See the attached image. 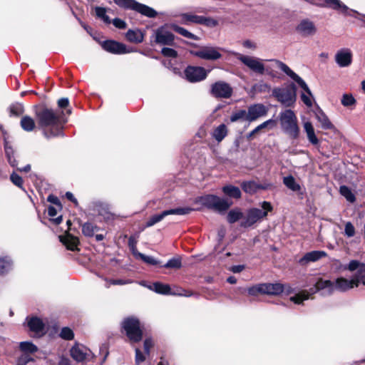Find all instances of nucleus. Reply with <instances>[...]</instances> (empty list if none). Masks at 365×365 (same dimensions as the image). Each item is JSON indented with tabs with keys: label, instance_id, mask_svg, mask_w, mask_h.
I'll return each instance as SVG.
<instances>
[{
	"label": "nucleus",
	"instance_id": "1",
	"mask_svg": "<svg viewBox=\"0 0 365 365\" xmlns=\"http://www.w3.org/2000/svg\"><path fill=\"white\" fill-rule=\"evenodd\" d=\"M35 118L39 129L46 138L62 136L66 120L63 118V112L55 110L45 103L34 107Z\"/></svg>",
	"mask_w": 365,
	"mask_h": 365
},
{
	"label": "nucleus",
	"instance_id": "2",
	"mask_svg": "<svg viewBox=\"0 0 365 365\" xmlns=\"http://www.w3.org/2000/svg\"><path fill=\"white\" fill-rule=\"evenodd\" d=\"M120 331L125 335L131 344H137L143 338V330L138 318L130 316L123 319L120 323Z\"/></svg>",
	"mask_w": 365,
	"mask_h": 365
},
{
	"label": "nucleus",
	"instance_id": "3",
	"mask_svg": "<svg viewBox=\"0 0 365 365\" xmlns=\"http://www.w3.org/2000/svg\"><path fill=\"white\" fill-rule=\"evenodd\" d=\"M196 202L200 203L208 210L219 213H224L232 205L233 202L228 199L221 198L212 194L204 195L196 198Z\"/></svg>",
	"mask_w": 365,
	"mask_h": 365
},
{
	"label": "nucleus",
	"instance_id": "4",
	"mask_svg": "<svg viewBox=\"0 0 365 365\" xmlns=\"http://www.w3.org/2000/svg\"><path fill=\"white\" fill-rule=\"evenodd\" d=\"M280 122L283 130L289 135L292 139H297L299 135V128L297 124V118L292 110H286L280 113Z\"/></svg>",
	"mask_w": 365,
	"mask_h": 365
},
{
	"label": "nucleus",
	"instance_id": "5",
	"mask_svg": "<svg viewBox=\"0 0 365 365\" xmlns=\"http://www.w3.org/2000/svg\"><path fill=\"white\" fill-rule=\"evenodd\" d=\"M261 207L262 210L259 208H251L248 210L245 218L241 222V227H249L252 226L258 220L266 217L268 212L273 210V206L267 201H263Z\"/></svg>",
	"mask_w": 365,
	"mask_h": 365
},
{
	"label": "nucleus",
	"instance_id": "6",
	"mask_svg": "<svg viewBox=\"0 0 365 365\" xmlns=\"http://www.w3.org/2000/svg\"><path fill=\"white\" fill-rule=\"evenodd\" d=\"M272 95L285 107H292L297 100V86L294 83H290L284 88H274Z\"/></svg>",
	"mask_w": 365,
	"mask_h": 365
},
{
	"label": "nucleus",
	"instance_id": "7",
	"mask_svg": "<svg viewBox=\"0 0 365 365\" xmlns=\"http://www.w3.org/2000/svg\"><path fill=\"white\" fill-rule=\"evenodd\" d=\"M113 1L121 9L136 11L148 18H155L158 16L154 9L135 0H113Z\"/></svg>",
	"mask_w": 365,
	"mask_h": 365
},
{
	"label": "nucleus",
	"instance_id": "8",
	"mask_svg": "<svg viewBox=\"0 0 365 365\" xmlns=\"http://www.w3.org/2000/svg\"><path fill=\"white\" fill-rule=\"evenodd\" d=\"M210 93L215 98H230L233 94V88L228 83L218 81L211 85Z\"/></svg>",
	"mask_w": 365,
	"mask_h": 365
},
{
	"label": "nucleus",
	"instance_id": "9",
	"mask_svg": "<svg viewBox=\"0 0 365 365\" xmlns=\"http://www.w3.org/2000/svg\"><path fill=\"white\" fill-rule=\"evenodd\" d=\"M192 211L190 207H177L163 211L160 214L152 215L146 222L147 227L153 226L155 224L160 222L165 217L170 215H188Z\"/></svg>",
	"mask_w": 365,
	"mask_h": 365
},
{
	"label": "nucleus",
	"instance_id": "10",
	"mask_svg": "<svg viewBox=\"0 0 365 365\" xmlns=\"http://www.w3.org/2000/svg\"><path fill=\"white\" fill-rule=\"evenodd\" d=\"M276 66L281 69L289 77L294 80L309 96H312V92L305 81L296 73H294L287 64L277 59L270 60Z\"/></svg>",
	"mask_w": 365,
	"mask_h": 365
},
{
	"label": "nucleus",
	"instance_id": "11",
	"mask_svg": "<svg viewBox=\"0 0 365 365\" xmlns=\"http://www.w3.org/2000/svg\"><path fill=\"white\" fill-rule=\"evenodd\" d=\"M276 66L281 69L289 77L294 80L309 96H312V92L305 81L296 73H294L287 64L277 59L270 60Z\"/></svg>",
	"mask_w": 365,
	"mask_h": 365
},
{
	"label": "nucleus",
	"instance_id": "12",
	"mask_svg": "<svg viewBox=\"0 0 365 365\" xmlns=\"http://www.w3.org/2000/svg\"><path fill=\"white\" fill-rule=\"evenodd\" d=\"M208 72L203 67L195 66H187L184 70L185 78L190 83H197L205 80Z\"/></svg>",
	"mask_w": 365,
	"mask_h": 365
},
{
	"label": "nucleus",
	"instance_id": "13",
	"mask_svg": "<svg viewBox=\"0 0 365 365\" xmlns=\"http://www.w3.org/2000/svg\"><path fill=\"white\" fill-rule=\"evenodd\" d=\"M175 35L166 29V26H162L155 31V40L156 44L174 46Z\"/></svg>",
	"mask_w": 365,
	"mask_h": 365
},
{
	"label": "nucleus",
	"instance_id": "14",
	"mask_svg": "<svg viewBox=\"0 0 365 365\" xmlns=\"http://www.w3.org/2000/svg\"><path fill=\"white\" fill-rule=\"evenodd\" d=\"M220 48L212 46H203L198 51L190 50L191 55L208 61H215L221 58L222 54L219 52Z\"/></svg>",
	"mask_w": 365,
	"mask_h": 365
},
{
	"label": "nucleus",
	"instance_id": "15",
	"mask_svg": "<svg viewBox=\"0 0 365 365\" xmlns=\"http://www.w3.org/2000/svg\"><path fill=\"white\" fill-rule=\"evenodd\" d=\"M237 59L247 66L250 70L259 74H264V66L259 58L245 56L240 53H237Z\"/></svg>",
	"mask_w": 365,
	"mask_h": 365
},
{
	"label": "nucleus",
	"instance_id": "16",
	"mask_svg": "<svg viewBox=\"0 0 365 365\" xmlns=\"http://www.w3.org/2000/svg\"><path fill=\"white\" fill-rule=\"evenodd\" d=\"M268 109L262 103H255L247 108L246 120L252 122L267 114Z\"/></svg>",
	"mask_w": 365,
	"mask_h": 365
},
{
	"label": "nucleus",
	"instance_id": "17",
	"mask_svg": "<svg viewBox=\"0 0 365 365\" xmlns=\"http://www.w3.org/2000/svg\"><path fill=\"white\" fill-rule=\"evenodd\" d=\"M344 269H348L351 272L356 271L353 277L361 281L363 284H365V264L360 262L358 260L353 259L344 267Z\"/></svg>",
	"mask_w": 365,
	"mask_h": 365
},
{
	"label": "nucleus",
	"instance_id": "18",
	"mask_svg": "<svg viewBox=\"0 0 365 365\" xmlns=\"http://www.w3.org/2000/svg\"><path fill=\"white\" fill-rule=\"evenodd\" d=\"M102 48L113 54H123L128 52L126 46L115 40H106L101 43Z\"/></svg>",
	"mask_w": 365,
	"mask_h": 365
},
{
	"label": "nucleus",
	"instance_id": "19",
	"mask_svg": "<svg viewBox=\"0 0 365 365\" xmlns=\"http://www.w3.org/2000/svg\"><path fill=\"white\" fill-rule=\"evenodd\" d=\"M360 283H361V282L354 277H352L351 279H347L344 277H339L335 281L334 289H337L340 292H346L354 287H359Z\"/></svg>",
	"mask_w": 365,
	"mask_h": 365
},
{
	"label": "nucleus",
	"instance_id": "20",
	"mask_svg": "<svg viewBox=\"0 0 365 365\" xmlns=\"http://www.w3.org/2000/svg\"><path fill=\"white\" fill-rule=\"evenodd\" d=\"M59 240L67 250L73 252L80 250L78 248L80 245L78 237L71 235L68 231H66L63 235H60Z\"/></svg>",
	"mask_w": 365,
	"mask_h": 365
},
{
	"label": "nucleus",
	"instance_id": "21",
	"mask_svg": "<svg viewBox=\"0 0 365 365\" xmlns=\"http://www.w3.org/2000/svg\"><path fill=\"white\" fill-rule=\"evenodd\" d=\"M335 61L340 67L349 66L352 62V53L349 48H342L335 55Z\"/></svg>",
	"mask_w": 365,
	"mask_h": 365
},
{
	"label": "nucleus",
	"instance_id": "22",
	"mask_svg": "<svg viewBox=\"0 0 365 365\" xmlns=\"http://www.w3.org/2000/svg\"><path fill=\"white\" fill-rule=\"evenodd\" d=\"M327 254L324 251L314 250L307 252L299 260V263L302 265H307L309 262H314L320 259L327 257Z\"/></svg>",
	"mask_w": 365,
	"mask_h": 365
},
{
	"label": "nucleus",
	"instance_id": "23",
	"mask_svg": "<svg viewBox=\"0 0 365 365\" xmlns=\"http://www.w3.org/2000/svg\"><path fill=\"white\" fill-rule=\"evenodd\" d=\"M296 30L304 36H312L316 33V27L313 22L305 19L302 20L297 26Z\"/></svg>",
	"mask_w": 365,
	"mask_h": 365
},
{
	"label": "nucleus",
	"instance_id": "24",
	"mask_svg": "<svg viewBox=\"0 0 365 365\" xmlns=\"http://www.w3.org/2000/svg\"><path fill=\"white\" fill-rule=\"evenodd\" d=\"M264 294L277 296L284 292V285L281 283H264Z\"/></svg>",
	"mask_w": 365,
	"mask_h": 365
},
{
	"label": "nucleus",
	"instance_id": "25",
	"mask_svg": "<svg viewBox=\"0 0 365 365\" xmlns=\"http://www.w3.org/2000/svg\"><path fill=\"white\" fill-rule=\"evenodd\" d=\"M125 38L130 43H140L144 40V34L140 29H129L125 34Z\"/></svg>",
	"mask_w": 365,
	"mask_h": 365
},
{
	"label": "nucleus",
	"instance_id": "26",
	"mask_svg": "<svg viewBox=\"0 0 365 365\" xmlns=\"http://www.w3.org/2000/svg\"><path fill=\"white\" fill-rule=\"evenodd\" d=\"M28 327L31 331L40 333L44 330L45 324L40 318L32 317L28 321Z\"/></svg>",
	"mask_w": 365,
	"mask_h": 365
},
{
	"label": "nucleus",
	"instance_id": "27",
	"mask_svg": "<svg viewBox=\"0 0 365 365\" xmlns=\"http://www.w3.org/2000/svg\"><path fill=\"white\" fill-rule=\"evenodd\" d=\"M222 192L227 197L234 199H240L242 197V192L238 187L232 185H226L222 187Z\"/></svg>",
	"mask_w": 365,
	"mask_h": 365
},
{
	"label": "nucleus",
	"instance_id": "28",
	"mask_svg": "<svg viewBox=\"0 0 365 365\" xmlns=\"http://www.w3.org/2000/svg\"><path fill=\"white\" fill-rule=\"evenodd\" d=\"M316 118L318 121L321 123V126L324 130H331L334 128V125L331 123L328 116L325 114V113L319 109L316 113Z\"/></svg>",
	"mask_w": 365,
	"mask_h": 365
},
{
	"label": "nucleus",
	"instance_id": "29",
	"mask_svg": "<svg viewBox=\"0 0 365 365\" xmlns=\"http://www.w3.org/2000/svg\"><path fill=\"white\" fill-rule=\"evenodd\" d=\"M314 287L317 291L327 289L329 294H331L334 291V282L329 279H323L322 278H319L317 280Z\"/></svg>",
	"mask_w": 365,
	"mask_h": 365
},
{
	"label": "nucleus",
	"instance_id": "30",
	"mask_svg": "<svg viewBox=\"0 0 365 365\" xmlns=\"http://www.w3.org/2000/svg\"><path fill=\"white\" fill-rule=\"evenodd\" d=\"M304 128L307 133V138L310 143L314 145H317L319 144V140L318 138L315 135L314 127L311 122L307 121L304 123Z\"/></svg>",
	"mask_w": 365,
	"mask_h": 365
},
{
	"label": "nucleus",
	"instance_id": "31",
	"mask_svg": "<svg viewBox=\"0 0 365 365\" xmlns=\"http://www.w3.org/2000/svg\"><path fill=\"white\" fill-rule=\"evenodd\" d=\"M227 134L228 129L226 125L222 123L213 130L212 135L217 143H220L227 135Z\"/></svg>",
	"mask_w": 365,
	"mask_h": 365
},
{
	"label": "nucleus",
	"instance_id": "32",
	"mask_svg": "<svg viewBox=\"0 0 365 365\" xmlns=\"http://www.w3.org/2000/svg\"><path fill=\"white\" fill-rule=\"evenodd\" d=\"M4 150L9 165L13 168H16L18 163L14 158V150L6 139H4Z\"/></svg>",
	"mask_w": 365,
	"mask_h": 365
},
{
	"label": "nucleus",
	"instance_id": "33",
	"mask_svg": "<svg viewBox=\"0 0 365 365\" xmlns=\"http://www.w3.org/2000/svg\"><path fill=\"white\" fill-rule=\"evenodd\" d=\"M195 24L214 28L218 25V21L212 17L196 15Z\"/></svg>",
	"mask_w": 365,
	"mask_h": 365
},
{
	"label": "nucleus",
	"instance_id": "34",
	"mask_svg": "<svg viewBox=\"0 0 365 365\" xmlns=\"http://www.w3.org/2000/svg\"><path fill=\"white\" fill-rule=\"evenodd\" d=\"M325 4L329 8L341 11L346 14L349 8L339 0H324Z\"/></svg>",
	"mask_w": 365,
	"mask_h": 365
},
{
	"label": "nucleus",
	"instance_id": "35",
	"mask_svg": "<svg viewBox=\"0 0 365 365\" xmlns=\"http://www.w3.org/2000/svg\"><path fill=\"white\" fill-rule=\"evenodd\" d=\"M170 28L173 30L175 32L183 36L184 37H186L187 38H190L192 40H199V37L194 34L190 32L187 29H184L183 27H181L177 24H171L170 25Z\"/></svg>",
	"mask_w": 365,
	"mask_h": 365
},
{
	"label": "nucleus",
	"instance_id": "36",
	"mask_svg": "<svg viewBox=\"0 0 365 365\" xmlns=\"http://www.w3.org/2000/svg\"><path fill=\"white\" fill-rule=\"evenodd\" d=\"M70 355L77 362H83L86 356V354L78 347L77 344L70 349Z\"/></svg>",
	"mask_w": 365,
	"mask_h": 365
},
{
	"label": "nucleus",
	"instance_id": "37",
	"mask_svg": "<svg viewBox=\"0 0 365 365\" xmlns=\"http://www.w3.org/2000/svg\"><path fill=\"white\" fill-rule=\"evenodd\" d=\"M20 125L22 129L26 132L34 130L36 127L34 120L29 115H25L21 118Z\"/></svg>",
	"mask_w": 365,
	"mask_h": 365
},
{
	"label": "nucleus",
	"instance_id": "38",
	"mask_svg": "<svg viewBox=\"0 0 365 365\" xmlns=\"http://www.w3.org/2000/svg\"><path fill=\"white\" fill-rule=\"evenodd\" d=\"M82 233L84 236L91 237L94 235V232L100 230L99 227L92 222H85L81 224Z\"/></svg>",
	"mask_w": 365,
	"mask_h": 365
},
{
	"label": "nucleus",
	"instance_id": "39",
	"mask_svg": "<svg viewBox=\"0 0 365 365\" xmlns=\"http://www.w3.org/2000/svg\"><path fill=\"white\" fill-rule=\"evenodd\" d=\"M158 294H170L171 293V288L169 284H163L160 282H156L153 284V288H151Z\"/></svg>",
	"mask_w": 365,
	"mask_h": 365
},
{
	"label": "nucleus",
	"instance_id": "40",
	"mask_svg": "<svg viewBox=\"0 0 365 365\" xmlns=\"http://www.w3.org/2000/svg\"><path fill=\"white\" fill-rule=\"evenodd\" d=\"M20 350L25 354H34L38 351V347L31 341H22L19 344Z\"/></svg>",
	"mask_w": 365,
	"mask_h": 365
},
{
	"label": "nucleus",
	"instance_id": "41",
	"mask_svg": "<svg viewBox=\"0 0 365 365\" xmlns=\"http://www.w3.org/2000/svg\"><path fill=\"white\" fill-rule=\"evenodd\" d=\"M241 187L245 192L250 195H253L257 192V183L253 180L242 182Z\"/></svg>",
	"mask_w": 365,
	"mask_h": 365
},
{
	"label": "nucleus",
	"instance_id": "42",
	"mask_svg": "<svg viewBox=\"0 0 365 365\" xmlns=\"http://www.w3.org/2000/svg\"><path fill=\"white\" fill-rule=\"evenodd\" d=\"M160 267L167 269H179L182 267V257L177 256L170 259L166 264L161 265Z\"/></svg>",
	"mask_w": 365,
	"mask_h": 365
},
{
	"label": "nucleus",
	"instance_id": "43",
	"mask_svg": "<svg viewBox=\"0 0 365 365\" xmlns=\"http://www.w3.org/2000/svg\"><path fill=\"white\" fill-rule=\"evenodd\" d=\"M243 217V213L239 208L231 210L227 216V220L229 223L232 224L240 220Z\"/></svg>",
	"mask_w": 365,
	"mask_h": 365
},
{
	"label": "nucleus",
	"instance_id": "44",
	"mask_svg": "<svg viewBox=\"0 0 365 365\" xmlns=\"http://www.w3.org/2000/svg\"><path fill=\"white\" fill-rule=\"evenodd\" d=\"M284 184L292 191H299L301 189L300 185L296 182L294 178L292 175L284 177L283 179Z\"/></svg>",
	"mask_w": 365,
	"mask_h": 365
},
{
	"label": "nucleus",
	"instance_id": "45",
	"mask_svg": "<svg viewBox=\"0 0 365 365\" xmlns=\"http://www.w3.org/2000/svg\"><path fill=\"white\" fill-rule=\"evenodd\" d=\"M310 294L307 290H303L298 294H296L294 296L290 297V301L293 302L294 304H300L304 300H307L309 298Z\"/></svg>",
	"mask_w": 365,
	"mask_h": 365
},
{
	"label": "nucleus",
	"instance_id": "46",
	"mask_svg": "<svg viewBox=\"0 0 365 365\" xmlns=\"http://www.w3.org/2000/svg\"><path fill=\"white\" fill-rule=\"evenodd\" d=\"M12 266V260L8 257L0 258V274L9 272Z\"/></svg>",
	"mask_w": 365,
	"mask_h": 365
},
{
	"label": "nucleus",
	"instance_id": "47",
	"mask_svg": "<svg viewBox=\"0 0 365 365\" xmlns=\"http://www.w3.org/2000/svg\"><path fill=\"white\" fill-rule=\"evenodd\" d=\"M24 113V106L20 103L11 104L9 106V115L19 117Z\"/></svg>",
	"mask_w": 365,
	"mask_h": 365
},
{
	"label": "nucleus",
	"instance_id": "48",
	"mask_svg": "<svg viewBox=\"0 0 365 365\" xmlns=\"http://www.w3.org/2000/svg\"><path fill=\"white\" fill-rule=\"evenodd\" d=\"M340 193L346 199L347 201L350 202H354L356 201V197L349 187L346 185H341L340 187Z\"/></svg>",
	"mask_w": 365,
	"mask_h": 365
},
{
	"label": "nucleus",
	"instance_id": "49",
	"mask_svg": "<svg viewBox=\"0 0 365 365\" xmlns=\"http://www.w3.org/2000/svg\"><path fill=\"white\" fill-rule=\"evenodd\" d=\"M59 336L61 339L69 341L73 339L74 333L71 328L65 327L61 329Z\"/></svg>",
	"mask_w": 365,
	"mask_h": 365
},
{
	"label": "nucleus",
	"instance_id": "50",
	"mask_svg": "<svg viewBox=\"0 0 365 365\" xmlns=\"http://www.w3.org/2000/svg\"><path fill=\"white\" fill-rule=\"evenodd\" d=\"M180 19L182 24H195L196 15L191 13H183L180 15Z\"/></svg>",
	"mask_w": 365,
	"mask_h": 365
},
{
	"label": "nucleus",
	"instance_id": "51",
	"mask_svg": "<svg viewBox=\"0 0 365 365\" xmlns=\"http://www.w3.org/2000/svg\"><path fill=\"white\" fill-rule=\"evenodd\" d=\"M137 258L140 259L146 264H150V265H158L160 264V262L157 259H155L154 257L151 256H147L143 253H138Z\"/></svg>",
	"mask_w": 365,
	"mask_h": 365
},
{
	"label": "nucleus",
	"instance_id": "52",
	"mask_svg": "<svg viewBox=\"0 0 365 365\" xmlns=\"http://www.w3.org/2000/svg\"><path fill=\"white\" fill-rule=\"evenodd\" d=\"M341 103L344 106L348 107L355 105L356 101L351 94L345 93L342 96Z\"/></svg>",
	"mask_w": 365,
	"mask_h": 365
},
{
	"label": "nucleus",
	"instance_id": "53",
	"mask_svg": "<svg viewBox=\"0 0 365 365\" xmlns=\"http://www.w3.org/2000/svg\"><path fill=\"white\" fill-rule=\"evenodd\" d=\"M247 111L245 110H239L234 112L230 116V121L232 123L236 122L239 120H246Z\"/></svg>",
	"mask_w": 365,
	"mask_h": 365
},
{
	"label": "nucleus",
	"instance_id": "54",
	"mask_svg": "<svg viewBox=\"0 0 365 365\" xmlns=\"http://www.w3.org/2000/svg\"><path fill=\"white\" fill-rule=\"evenodd\" d=\"M247 292L251 296H257L258 294H264L263 284H259L248 288Z\"/></svg>",
	"mask_w": 365,
	"mask_h": 365
},
{
	"label": "nucleus",
	"instance_id": "55",
	"mask_svg": "<svg viewBox=\"0 0 365 365\" xmlns=\"http://www.w3.org/2000/svg\"><path fill=\"white\" fill-rule=\"evenodd\" d=\"M10 180L14 185L17 186L18 187L23 189L24 180L23 178L18 174L13 173L10 176Z\"/></svg>",
	"mask_w": 365,
	"mask_h": 365
},
{
	"label": "nucleus",
	"instance_id": "56",
	"mask_svg": "<svg viewBox=\"0 0 365 365\" xmlns=\"http://www.w3.org/2000/svg\"><path fill=\"white\" fill-rule=\"evenodd\" d=\"M161 53L163 56L170 58H177L178 55L175 49L168 47H163Z\"/></svg>",
	"mask_w": 365,
	"mask_h": 365
},
{
	"label": "nucleus",
	"instance_id": "57",
	"mask_svg": "<svg viewBox=\"0 0 365 365\" xmlns=\"http://www.w3.org/2000/svg\"><path fill=\"white\" fill-rule=\"evenodd\" d=\"M128 247L135 257L138 256V253H140L136 247L137 240L133 236H130L128 239Z\"/></svg>",
	"mask_w": 365,
	"mask_h": 365
},
{
	"label": "nucleus",
	"instance_id": "58",
	"mask_svg": "<svg viewBox=\"0 0 365 365\" xmlns=\"http://www.w3.org/2000/svg\"><path fill=\"white\" fill-rule=\"evenodd\" d=\"M34 359L29 354H23L19 356L16 361V365H26L30 361H34Z\"/></svg>",
	"mask_w": 365,
	"mask_h": 365
},
{
	"label": "nucleus",
	"instance_id": "59",
	"mask_svg": "<svg viewBox=\"0 0 365 365\" xmlns=\"http://www.w3.org/2000/svg\"><path fill=\"white\" fill-rule=\"evenodd\" d=\"M344 233L348 237H351L355 235V228L351 222H347L345 224Z\"/></svg>",
	"mask_w": 365,
	"mask_h": 365
},
{
	"label": "nucleus",
	"instance_id": "60",
	"mask_svg": "<svg viewBox=\"0 0 365 365\" xmlns=\"http://www.w3.org/2000/svg\"><path fill=\"white\" fill-rule=\"evenodd\" d=\"M154 346L153 341L151 337H147L143 342L144 351L146 355H150V349Z\"/></svg>",
	"mask_w": 365,
	"mask_h": 365
},
{
	"label": "nucleus",
	"instance_id": "61",
	"mask_svg": "<svg viewBox=\"0 0 365 365\" xmlns=\"http://www.w3.org/2000/svg\"><path fill=\"white\" fill-rule=\"evenodd\" d=\"M135 361L136 365H139L145 361V356L142 353L139 348L135 349Z\"/></svg>",
	"mask_w": 365,
	"mask_h": 365
},
{
	"label": "nucleus",
	"instance_id": "62",
	"mask_svg": "<svg viewBox=\"0 0 365 365\" xmlns=\"http://www.w3.org/2000/svg\"><path fill=\"white\" fill-rule=\"evenodd\" d=\"M47 201L56 205L60 209L63 208V205L60 201V200L56 195L53 194H50L47 197Z\"/></svg>",
	"mask_w": 365,
	"mask_h": 365
},
{
	"label": "nucleus",
	"instance_id": "63",
	"mask_svg": "<svg viewBox=\"0 0 365 365\" xmlns=\"http://www.w3.org/2000/svg\"><path fill=\"white\" fill-rule=\"evenodd\" d=\"M113 24L115 27L119 29H125L127 27V24L123 20L119 19V18H115L112 21Z\"/></svg>",
	"mask_w": 365,
	"mask_h": 365
},
{
	"label": "nucleus",
	"instance_id": "64",
	"mask_svg": "<svg viewBox=\"0 0 365 365\" xmlns=\"http://www.w3.org/2000/svg\"><path fill=\"white\" fill-rule=\"evenodd\" d=\"M58 106L61 109H66L69 106V100L68 98H61L58 100Z\"/></svg>",
	"mask_w": 365,
	"mask_h": 365
}]
</instances>
